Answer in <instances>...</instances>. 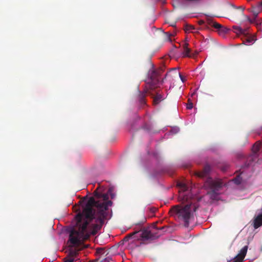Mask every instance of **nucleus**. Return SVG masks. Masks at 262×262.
I'll return each mask as SVG.
<instances>
[{"instance_id":"nucleus-29","label":"nucleus","mask_w":262,"mask_h":262,"mask_svg":"<svg viewBox=\"0 0 262 262\" xmlns=\"http://www.w3.org/2000/svg\"><path fill=\"white\" fill-rule=\"evenodd\" d=\"M201 29H202V28H199L198 30H201Z\"/></svg>"},{"instance_id":"nucleus-14","label":"nucleus","mask_w":262,"mask_h":262,"mask_svg":"<svg viewBox=\"0 0 262 262\" xmlns=\"http://www.w3.org/2000/svg\"><path fill=\"white\" fill-rule=\"evenodd\" d=\"M153 103L155 105L158 104L161 100H163V96L157 93L156 95L153 97Z\"/></svg>"},{"instance_id":"nucleus-10","label":"nucleus","mask_w":262,"mask_h":262,"mask_svg":"<svg viewBox=\"0 0 262 262\" xmlns=\"http://www.w3.org/2000/svg\"><path fill=\"white\" fill-rule=\"evenodd\" d=\"M205 15L206 16V21L208 25L213 27L216 30V31H217L219 29L222 28V25L211 19V16H210L207 14H205Z\"/></svg>"},{"instance_id":"nucleus-25","label":"nucleus","mask_w":262,"mask_h":262,"mask_svg":"<svg viewBox=\"0 0 262 262\" xmlns=\"http://www.w3.org/2000/svg\"><path fill=\"white\" fill-rule=\"evenodd\" d=\"M103 251V249L101 248H97V251L99 253H102Z\"/></svg>"},{"instance_id":"nucleus-9","label":"nucleus","mask_w":262,"mask_h":262,"mask_svg":"<svg viewBox=\"0 0 262 262\" xmlns=\"http://www.w3.org/2000/svg\"><path fill=\"white\" fill-rule=\"evenodd\" d=\"M183 54L184 57H193L196 56L198 54L197 52H195L194 53H191V50L188 48V43L187 42H185L183 44Z\"/></svg>"},{"instance_id":"nucleus-21","label":"nucleus","mask_w":262,"mask_h":262,"mask_svg":"<svg viewBox=\"0 0 262 262\" xmlns=\"http://www.w3.org/2000/svg\"><path fill=\"white\" fill-rule=\"evenodd\" d=\"M255 40V38L254 36L248 37L246 40L247 42H249V43H252Z\"/></svg>"},{"instance_id":"nucleus-16","label":"nucleus","mask_w":262,"mask_h":262,"mask_svg":"<svg viewBox=\"0 0 262 262\" xmlns=\"http://www.w3.org/2000/svg\"><path fill=\"white\" fill-rule=\"evenodd\" d=\"M228 31V29L227 28L222 25V28L219 29L217 31L220 35H223L226 33Z\"/></svg>"},{"instance_id":"nucleus-19","label":"nucleus","mask_w":262,"mask_h":262,"mask_svg":"<svg viewBox=\"0 0 262 262\" xmlns=\"http://www.w3.org/2000/svg\"><path fill=\"white\" fill-rule=\"evenodd\" d=\"M137 233H138V231H136V232H133L131 234H128L127 235H126L124 238V240L125 241H128V239L133 235H135L136 234H137Z\"/></svg>"},{"instance_id":"nucleus-22","label":"nucleus","mask_w":262,"mask_h":262,"mask_svg":"<svg viewBox=\"0 0 262 262\" xmlns=\"http://www.w3.org/2000/svg\"><path fill=\"white\" fill-rule=\"evenodd\" d=\"M188 101H189V102L187 103L186 107L188 110H191L193 107V103H192V102L190 101L189 99H188Z\"/></svg>"},{"instance_id":"nucleus-27","label":"nucleus","mask_w":262,"mask_h":262,"mask_svg":"<svg viewBox=\"0 0 262 262\" xmlns=\"http://www.w3.org/2000/svg\"><path fill=\"white\" fill-rule=\"evenodd\" d=\"M170 26H173H173H174V25H173V24H171V25H170Z\"/></svg>"},{"instance_id":"nucleus-3","label":"nucleus","mask_w":262,"mask_h":262,"mask_svg":"<svg viewBox=\"0 0 262 262\" xmlns=\"http://www.w3.org/2000/svg\"><path fill=\"white\" fill-rule=\"evenodd\" d=\"M212 170L211 167L206 164L201 171H196L195 175L200 178H206L204 185L209 188L210 191L208 193L212 199H215L216 196V191H218L223 186V183L221 180H214L209 177Z\"/></svg>"},{"instance_id":"nucleus-6","label":"nucleus","mask_w":262,"mask_h":262,"mask_svg":"<svg viewBox=\"0 0 262 262\" xmlns=\"http://www.w3.org/2000/svg\"><path fill=\"white\" fill-rule=\"evenodd\" d=\"M262 11V1L258 3L255 6L253 7L252 13L254 16L253 19H250L249 17H247L248 21L250 23L255 24V25L258 27L261 24V20L257 18V15L259 13Z\"/></svg>"},{"instance_id":"nucleus-17","label":"nucleus","mask_w":262,"mask_h":262,"mask_svg":"<svg viewBox=\"0 0 262 262\" xmlns=\"http://www.w3.org/2000/svg\"><path fill=\"white\" fill-rule=\"evenodd\" d=\"M195 30V28L192 25H187L185 27V30L186 32H194L193 30Z\"/></svg>"},{"instance_id":"nucleus-1","label":"nucleus","mask_w":262,"mask_h":262,"mask_svg":"<svg viewBox=\"0 0 262 262\" xmlns=\"http://www.w3.org/2000/svg\"><path fill=\"white\" fill-rule=\"evenodd\" d=\"M95 196L99 200L91 197L82 211L75 216L76 224L70 231L68 241L71 247L79 246L88 239L91 234H95L94 230H100L104 223L105 211L112 205V202L108 200L107 193L95 191Z\"/></svg>"},{"instance_id":"nucleus-20","label":"nucleus","mask_w":262,"mask_h":262,"mask_svg":"<svg viewBox=\"0 0 262 262\" xmlns=\"http://www.w3.org/2000/svg\"><path fill=\"white\" fill-rule=\"evenodd\" d=\"M174 34L170 33L169 32L165 33V36H166V39H167V40L170 41H171L170 37L172 36H174Z\"/></svg>"},{"instance_id":"nucleus-23","label":"nucleus","mask_w":262,"mask_h":262,"mask_svg":"<svg viewBox=\"0 0 262 262\" xmlns=\"http://www.w3.org/2000/svg\"><path fill=\"white\" fill-rule=\"evenodd\" d=\"M233 28L235 30H237L239 33H243V30L239 27L238 26H233Z\"/></svg>"},{"instance_id":"nucleus-15","label":"nucleus","mask_w":262,"mask_h":262,"mask_svg":"<svg viewBox=\"0 0 262 262\" xmlns=\"http://www.w3.org/2000/svg\"><path fill=\"white\" fill-rule=\"evenodd\" d=\"M261 144L260 142H256L253 146L252 147V151L256 155L258 151L260 150L261 148Z\"/></svg>"},{"instance_id":"nucleus-11","label":"nucleus","mask_w":262,"mask_h":262,"mask_svg":"<svg viewBox=\"0 0 262 262\" xmlns=\"http://www.w3.org/2000/svg\"><path fill=\"white\" fill-rule=\"evenodd\" d=\"M252 224L254 229L262 226V212L254 217Z\"/></svg>"},{"instance_id":"nucleus-24","label":"nucleus","mask_w":262,"mask_h":262,"mask_svg":"<svg viewBox=\"0 0 262 262\" xmlns=\"http://www.w3.org/2000/svg\"><path fill=\"white\" fill-rule=\"evenodd\" d=\"M178 74H179V75L180 76V78L181 80H182V81L183 82H184L186 80V79L184 78V77H183V75H182L180 73H179Z\"/></svg>"},{"instance_id":"nucleus-26","label":"nucleus","mask_w":262,"mask_h":262,"mask_svg":"<svg viewBox=\"0 0 262 262\" xmlns=\"http://www.w3.org/2000/svg\"><path fill=\"white\" fill-rule=\"evenodd\" d=\"M205 24V21L203 20H200L199 21H198V24L200 25V26H201V25H203Z\"/></svg>"},{"instance_id":"nucleus-7","label":"nucleus","mask_w":262,"mask_h":262,"mask_svg":"<svg viewBox=\"0 0 262 262\" xmlns=\"http://www.w3.org/2000/svg\"><path fill=\"white\" fill-rule=\"evenodd\" d=\"M233 8L229 11V16L232 19L237 18L244 15V8L242 7H235L232 5Z\"/></svg>"},{"instance_id":"nucleus-30","label":"nucleus","mask_w":262,"mask_h":262,"mask_svg":"<svg viewBox=\"0 0 262 262\" xmlns=\"http://www.w3.org/2000/svg\"><path fill=\"white\" fill-rule=\"evenodd\" d=\"M110 191H111V189H109L108 192H110Z\"/></svg>"},{"instance_id":"nucleus-2","label":"nucleus","mask_w":262,"mask_h":262,"mask_svg":"<svg viewBox=\"0 0 262 262\" xmlns=\"http://www.w3.org/2000/svg\"><path fill=\"white\" fill-rule=\"evenodd\" d=\"M181 189L183 191L179 194V200L183 203L188 202V204L184 206L179 205L174 206L171 209V213L174 214L177 217L184 222L185 227L189 226V220L192 213V212L196 211L198 207L189 201L190 197L185 192L187 190V186L184 184H180Z\"/></svg>"},{"instance_id":"nucleus-5","label":"nucleus","mask_w":262,"mask_h":262,"mask_svg":"<svg viewBox=\"0 0 262 262\" xmlns=\"http://www.w3.org/2000/svg\"><path fill=\"white\" fill-rule=\"evenodd\" d=\"M166 228L163 226L160 228H156V230H150L148 228H143L141 230L140 237L143 241L154 240L158 238L162 234L159 231H162Z\"/></svg>"},{"instance_id":"nucleus-18","label":"nucleus","mask_w":262,"mask_h":262,"mask_svg":"<svg viewBox=\"0 0 262 262\" xmlns=\"http://www.w3.org/2000/svg\"><path fill=\"white\" fill-rule=\"evenodd\" d=\"M233 181L235 184H239L242 182V179L239 176H238L235 178L234 179Z\"/></svg>"},{"instance_id":"nucleus-8","label":"nucleus","mask_w":262,"mask_h":262,"mask_svg":"<svg viewBox=\"0 0 262 262\" xmlns=\"http://www.w3.org/2000/svg\"><path fill=\"white\" fill-rule=\"evenodd\" d=\"M248 246H245L239 252L238 254L233 258L232 262H243L247 254Z\"/></svg>"},{"instance_id":"nucleus-4","label":"nucleus","mask_w":262,"mask_h":262,"mask_svg":"<svg viewBox=\"0 0 262 262\" xmlns=\"http://www.w3.org/2000/svg\"><path fill=\"white\" fill-rule=\"evenodd\" d=\"M164 71V67H161L157 70H151L149 73V78L147 80L146 83L150 89H155L158 87L161 79V75Z\"/></svg>"},{"instance_id":"nucleus-13","label":"nucleus","mask_w":262,"mask_h":262,"mask_svg":"<svg viewBox=\"0 0 262 262\" xmlns=\"http://www.w3.org/2000/svg\"><path fill=\"white\" fill-rule=\"evenodd\" d=\"M146 88V90H144V92L140 93L139 95V101L142 105H144L145 104V98L146 97V93H148L149 94H150L149 91L151 90L149 88L147 83Z\"/></svg>"},{"instance_id":"nucleus-28","label":"nucleus","mask_w":262,"mask_h":262,"mask_svg":"<svg viewBox=\"0 0 262 262\" xmlns=\"http://www.w3.org/2000/svg\"><path fill=\"white\" fill-rule=\"evenodd\" d=\"M223 171H225L226 170V168H224L222 169Z\"/></svg>"},{"instance_id":"nucleus-31","label":"nucleus","mask_w":262,"mask_h":262,"mask_svg":"<svg viewBox=\"0 0 262 262\" xmlns=\"http://www.w3.org/2000/svg\"><path fill=\"white\" fill-rule=\"evenodd\" d=\"M261 251H262V247H261Z\"/></svg>"},{"instance_id":"nucleus-12","label":"nucleus","mask_w":262,"mask_h":262,"mask_svg":"<svg viewBox=\"0 0 262 262\" xmlns=\"http://www.w3.org/2000/svg\"><path fill=\"white\" fill-rule=\"evenodd\" d=\"M77 252L75 251H70L69 254L63 258V262H76Z\"/></svg>"}]
</instances>
